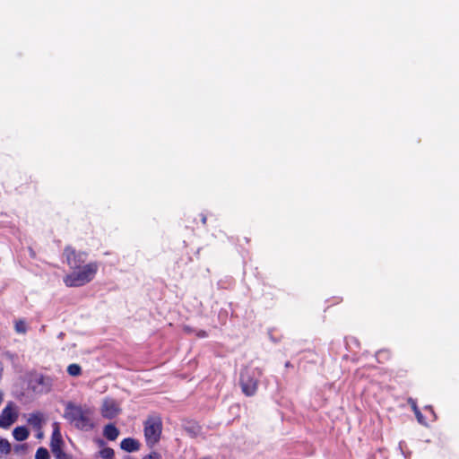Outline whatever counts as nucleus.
<instances>
[{
    "instance_id": "14",
    "label": "nucleus",
    "mask_w": 459,
    "mask_h": 459,
    "mask_svg": "<svg viewBox=\"0 0 459 459\" xmlns=\"http://www.w3.org/2000/svg\"><path fill=\"white\" fill-rule=\"evenodd\" d=\"M12 446L5 438H0V454L8 455L11 453Z\"/></svg>"
},
{
    "instance_id": "5",
    "label": "nucleus",
    "mask_w": 459,
    "mask_h": 459,
    "mask_svg": "<svg viewBox=\"0 0 459 459\" xmlns=\"http://www.w3.org/2000/svg\"><path fill=\"white\" fill-rule=\"evenodd\" d=\"M53 431L50 439V449L54 454L56 459H71V455L63 450L64 440L60 431V425L58 422L52 424Z\"/></svg>"
},
{
    "instance_id": "6",
    "label": "nucleus",
    "mask_w": 459,
    "mask_h": 459,
    "mask_svg": "<svg viewBox=\"0 0 459 459\" xmlns=\"http://www.w3.org/2000/svg\"><path fill=\"white\" fill-rule=\"evenodd\" d=\"M18 414L14 410L13 403H9L0 413V428L8 429L17 420Z\"/></svg>"
},
{
    "instance_id": "7",
    "label": "nucleus",
    "mask_w": 459,
    "mask_h": 459,
    "mask_svg": "<svg viewBox=\"0 0 459 459\" xmlns=\"http://www.w3.org/2000/svg\"><path fill=\"white\" fill-rule=\"evenodd\" d=\"M100 411L103 418L112 420L120 413L121 409L113 399H105Z\"/></svg>"
},
{
    "instance_id": "20",
    "label": "nucleus",
    "mask_w": 459,
    "mask_h": 459,
    "mask_svg": "<svg viewBox=\"0 0 459 459\" xmlns=\"http://www.w3.org/2000/svg\"><path fill=\"white\" fill-rule=\"evenodd\" d=\"M143 459H161V456L158 452L153 451L143 457Z\"/></svg>"
},
{
    "instance_id": "8",
    "label": "nucleus",
    "mask_w": 459,
    "mask_h": 459,
    "mask_svg": "<svg viewBox=\"0 0 459 459\" xmlns=\"http://www.w3.org/2000/svg\"><path fill=\"white\" fill-rule=\"evenodd\" d=\"M120 447L122 450L131 453L139 450L140 443L134 438L126 437L121 441Z\"/></svg>"
},
{
    "instance_id": "16",
    "label": "nucleus",
    "mask_w": 459,
    "mask_h": 459,
    "mask_svg": "<svg viewBox=\"0 0 459 459\" xmlns=\"http://www.w3.org/2000/svg\"><path fill=\"white\" fill-rule=\"evenodd\" d=\"M100 456L102 459H113L115 456V452L111 447L102 448L100 452Z\"/></svg>"
},
{
    "instance_id": "2",
    "label": "nucleus",
    "mask_w": 459,
    "mask_h": 459,
    "mask_svg": "<svg viewBox=\"0 0 459 459\" xmlns=\"http://www.w3.org/2000/svg\"><path fill=\"white\" fill-rule=\"evenodd\" d=\"M64 418L75 429L89 431L94 428L93 410L86 405L68 403L65 405Z\"/></svg>"
},
{
    "instance_id": "13",
    "label": "nucleus",
    "mask_w": 459,
    "mask_h": 459,
    "mask_svg": "<svg viewBox=\"0 0 459 459\" xmlns=\"http://www.w3.org/2000/svg\"><path fill=\"white\" fill-rule=\"evenodd\" d=\"M14 331L20 334H25L28 331V325L24 319L14 321Z\"/></svg>"
},
{
    "instance_id": "24",
    "label": "nucleus",
    "mask_w": 459,
    "mask_h": 459,
    "mask_svg": "<svg viewBox=\"0 0 459 459\" xmlns=\"http://www.w3.org/2000/svg\"><path fill=\"white\" fill-rule=\"evenodd\" d=\"M3 402V396H2V394H0V404L2 403Z\"/></svg>"
},
{
    "instance_id": "23",
    "label": "nucleus",
    "mask_w": 459,
    "mask_h": 459,
    "mask_svg": "<svg viewBox=\"0 0 459 459\" xmlns=\"http://www.w3.org/2000/svg\"><path fill=\"white\" fill-rule=\"evenodd\" d=\"M206 220H207L206 216H205V215H204V214H202V219H201V221H202V223H203L204 225H205V224H206Z\"/></svg>"
},
{
    "instance_id": "1",
    "label": "nucleus",
    "mask_w": 459,
    "mask_h": 459,
    "mask_svg": "<svg viewBox=\"0 0 459 459\" xmlns=\"http://www.w3.org/2000/svg\"><path fill=\"white\" fill-rule=\"evenodd\" d=\"M63 255L72 270L63 279L66 287H82L95 278L100 264L96 261L84 264L88 258L87 252L78 251L71 246H66L64 248Z\"/></svg>"
},
{
    "instance_id": "4",
    "label": "nucleus",
    "mask_w": 459,
    "mask_h": 459,
    "mask_svg": "<svg viewBox=\"0 0 459 459\" xmlns=\"http://www.w3.org/2000/svg\"><path fill=\"white\" fill-rule=\"evenodd\" d=\"M144 437L147 446H153L156 445L162 432V420L158 414L149 415L144 421Z\"/></svg>"
},
{
    "instance_id": "11",
    "label": "nucleus",
    "mask_w": 459,
    "mask_h": 459,
    "mask_svg": "<svg viewBox=\"0 0 459 459\" xmlns=\"http://www.w3.org/2000/svg\"><path fill=\"white\" fill-rule=\"evenodd\" d=\"M13 436L14 439L17 441H24L29 437L30 431L26 427L19 426L14 428L13 431Z\"/></svg>"
},
{
    "instance_id": "21",
    "label": "nucleus",
    "mask_w": 459,
    "mask_h": 459,
    "mask_svg": "<svg viewBox=\"0 0 459 459\" xmlns=\"http://www.w3.org/2000/svg\"><path fill=\"white\" fill-rule=\"evenodd\" d=\"M196 336L199 337V338H205V337L208 336V334H207L206 331L200 330V331L197 332Z\"/></svg>"
},
{
    "instance_id": "9",
    "label": "nucleus",
    "mask_w": 459,
    "mask_h": 459,
    "mask_svg": "<svg viewBox=\"0 0 459 459\" xmlns=\"http://www.w3.org/2000/svg\"><path fill=\"white\" fill-rule=\"evenodd\" d=\"M43 420H44V417L40 411H36V412L30 413L27 420L28 423L36 429H41Z\"/></svg>"
},
{
    "instance_id": "12",
    "label": "nucleus",
    "mask_w": 459,
    "mask_h": 459,
    "mask_svg": "<svg viewBox=\"0 0 459 459\" xmlns=\"http://www.w3.org/2000/svg\"><path fill=\"white\" fill-rule=\"evenodd\" d=\"M37 382L39 385H42L41 392L42 393H48L51 391L52 385H53V379L52 377L48 376H40L39 378H37Z\"/></svg>"
},
{
    "instance_id": "18",
    "label": "nucleus",
    "mask_w": 459,
    "mask_h": 459,
    "mask_svg": "<svg viewBox=\"0 0 459 459\" xmlns=\"http://www.w3.org/2000/svg\"><path fill=\"white\" fill-rule=\"evenodd\" d=\"M408 402V404L411 406V410L413 411V412H419V407L417 405V403L416 401L413 399V398H408L407 400Z\"/></svg>"
},
{
    "instance_id": "17",
    "label": "nucleus",
    "mask_w": 459,
    "mask_h": 459,
    "mask_svg": "<svg viewBox=\"0 0 459 459\" xmlns=\"http://www.w3.org/2000/svg\"><path fill=\"white\" fill-rule=\"evenodd\" d=\"M49 453L47 448L39 447L36 451L35 459H49Z\"/></svg>"
},
{
    "instance_id": "3",
    "label": "nucleus",
    "mask_w": 459,
    "mask_h": 459,
    "mask_svg": "<svg viewBox=\"0 0 459 459\" xmlns=\"http://www.w3.org/2000/svg\"><path fill=\"white\" fill-rule=\"evenodd\" d=\"M261 371L257 368H245L240 372L239 385L246 396H254L256 394Z\"/></svg>"
},
{
    "instance_id": "22",
    "label": "nucleus",
    "mask_w": 459,
    "mask_h": 459,
    "mask_svg": "<svg viewBox=\"0 0 459 459\" xmlns=\"http://www.w3.org/2000/svg\"><path fill=\"white\" fill-rule=\"evenodd\" d=\"M414 414H415V416H416V418H417L418 421H419L420 423H423V416H422V414H421L420 411L419 410V412H414Z\"/></svg>"
},
{
    "instance_id": "15",
    "label": "nucleus",
    "mask_w": 459,
    "mask_h": 459,
    "mask_svg": "<svg viewBox=\"0 0 459 459\" xmlns=\"http://www.w3.org/2000/svg\"><path fill=\"white\" fill-rule=\"evenodd\" d=\"M67 373L72 377H78L82 374V368L76 363L70 364L67 367Z\"/></svg>"
},
{
    "instance_id": "10",
    "label": "nucleus",
    "mask_w": 459,
    "mask_h": 459,
    "mask_svg": "<svg viewBox=\"0 0 459 459\" xmlns=\"http://www.w3.org/2000/svg\"><path fill=\"white\" fill-rule=\"evenodd\" d=\"M103 435L107 439L114 441L117 438L119 430L113 423H109L104 427Z\"/></svg>"
},
{
    "instance_id": "19",
    "label": "nucleus",
    "mask_w": 459,
    "mask_h": 459,
    "mask_svg": "<svg viewBox=\"0 0 459 459\" xmlns=\"http://www.w3.org/2000/svg\"><path fill=\"white\" fill-rule=\"evenodd\" d=\"M27 448H28V446L27 444H21V445H16L14 446V451L15 453H25L27 451Z\"/></svg>"
}]
</instances>
